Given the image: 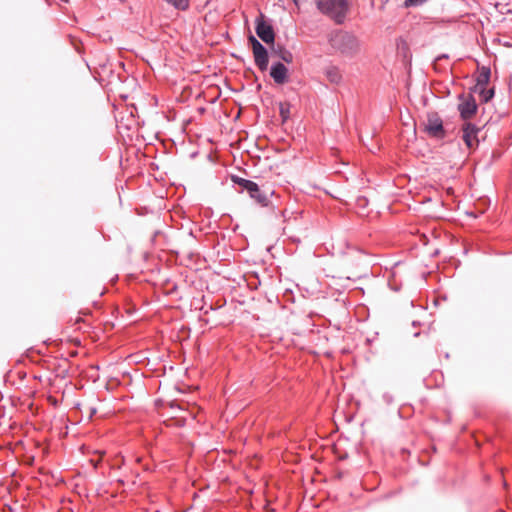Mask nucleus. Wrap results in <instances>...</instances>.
<instances>
[{
  "mask_svg": "<svg viewBox=\"0 0 512 512\" xmlns=\"http://www.w3.org/2000/svg\"><path fill=\"white\" fill-rule=\"evenodd\" d=\"M317 9L336 24L345 22L350 10L349 0H315Z\"/></svg>",
  "mask_w": 512,
  "mask_h": 512,
  "instance_id": "obj_1",
  "label": "nucleus"
},
{
  "mask_svg": "<svg viewBox=\"0 0 512 512\" xmlns=\"http://www.w3.org/2000/svg\"><path fill=\"white\" fill-rule=\"evenodd\" d=\"M329 43L333 49L348 56L356 54L359 50V40L357 37L341 30L331 34Z\"/></svg>",
  "mask_w": 512,
  "mask_h": 512,
  "instance_id": "obj_2",
  "label": "nucleus"
},
{
  "mask_svg": "<svg viewBox=\"0 0 512 512\" xmlns=\"http://www.w3.org/2000/svg\"><path fill=\"white\" fill-rule=\"evenodd\" d=\"M424 131L433 138L443 139L446 135L443 121L436 113L429 114L424 126Z\"/></svg>",
  "mask_w": 512,
  "mask_h": 512,
  "instance_id": "obj_3",
  "label": "nucleus"
},
{
  "mask_svg": "<svg viewBox=\"0 0 512 512\" xmlns=\"http://www.w3.org/2000/svg\"><path fill=\"white\" fill-rule=\"evenodd\" d=\"M251 43L255 64L261 71H265L268 67L269 57L266 48L254 37H249Z\"/></svg>",
  "mask_w": 512,
  "mask_h": 512,
  "instance_id": "obj_4",
  "label": "nucleus"
},
{
  "mask_svg": "<svg viewBox=\"0 0 512 512\" xmlns=\"http://www.w3.org/2000/svg\"><path fill=\"white\" fill-rule=\"evenodd\" d=\"M462 139L469 149H474L478 146V133L480 128L471 122H464L462 125Z\"/></svg>",
  "mask_w": 512,
  "mask_h": 512,
  "instance_id": "obj_5",
  "label": "nucleus"
},
{
  "mask_svg": "<svg viewBox=\"0 0 512 512\" xmlns=\"http://www.w3.org/2000/svg\"><path fill=\"white\" fill-rule=\"evenodd\" d=\"M460 99L461 102L458 104L460 117L465 122H469L468 120H470L477 112V103L472 95L463 96Z\"/></svg>",
  "mask_w": 512,
  "mask_h": 512,
  "instance_id": "obj_6",
  "label": "nucleus"
},
{
  "mask_svg": "<svg viewBox=\"0 0 512 512\" xmlns=\"http://www.w3.org/2000/svg\"><path fill=\"white\" fill-rule=\"evenodd\" d=\"M256 34L258 37L264 41L266 44H270L274 42L275 33L270 24L265 22L262 17L257 19L256 21Z\"/></svg>",
  "mask_w": 512,
  "mask_h": 512,
  "instance_id": "obj_7",
  "label": "nucleus"
},
{
  "mask_svg": "<svg viewBox=\"0 0 512 512\" xmlns=\"http://www.w3.org/2000/svg\"><path fill=\"white\" fill-rule=\"evenodd\" d=\"M270 75L277 84H284L288 79V69L286 66L277 62L271 66Z\"/></svg>",
  "mask_w": 512,
  "mask_h": 512,
  "instance_id": "obj_8",
  "label": "nucleus"
},
{
  "mask_svg": "<svg viewBox=\"0 0 512 512\" xmlns=\"http://www.w3.org/2000/svg\"><path fill=\"white\" fill-rule=\"evenodd\" d=\"M247 192L250 197L257 203L261 204L262 206L268 205L269 199L267 195L261 191L257 183L253 182Z\"/></svg>",
  "mask_w": 512,
  "mask_h": 512,
  "instance_id": "obj_9",
  "label": "nucleus"
},
{
  "mask_svg": "<svg viewBox=\"0 0 512 512\" xmlns=\"http://www.w3.org/2000/svg\"><path fill=\"white\" fill-rule=\"evenodd\" d=\"M231 180L234 184L238 185L239 188H240V192H243L244 190L245 191H248V189L251 187V185L253 184V181L251 180H248V179H244L242 177H239V176H236V175H233L231 177Z\"/></svg>",
  "mask_w": 512,
  "mask_h": 512,
  "instance_id": "obj_10",
  "label": "nucleus"
},
{
  "mask_svg": "<svg viewBox=\"0 0 512 512\" xmlns=\"http://www.w3.org/2000/svg\"><path fill=\"white\" fill-rule=\"evenodd\" d=\"M168 5L172 6L173 8L185 11L189 8L190 1L189 0H163Z\"/></svg>",
  "mask_w": 512,
  "mask_h": 512,
  "instance_id": "obj_11",
  "label": "nucleus"
},
{
  "mask_svg": "<svg viewBox=\"0 0 512 512\" xmlns=\"http://www.w3.org/2000/svg\"><path fill=\"white\" fill-rule=\"evenodd\" d=\"M490 79V69L483 68L477 78V87H485Z\"/></svg>",
  "mask_w": 512,
  "mask_h": 512,
  "instance_id": "obj_12",
  "label": "nucleus"
},
{
  "mask_svg": "<svg viewBox=\"0 0 512 512\" xmlns=\"http://www.w3.org/2000/svg\"><path fill=\"white\" fill-rule=\"evenodd\" d=\"M480 96H481V99L482 101L484 102H488L489 100H491L494 96V89H486L485 87H481L480 88Z\"/></svg>",
  "mask_w": 512,
  "mask_h": 512,
  "instance_id": "obj_13",
  "label": "nucleus"
},
{
  "mask_svg": "<svg viewBox=\"0 0 512 512\" xmlns=\"http://www.w3.org/2000/svg\"><path fill=\"white\" fill-rule=\"evenodd\" d=\"M279 56L286 63H291L293 61L292 53L286 49H281Z\"/></svg>",
  "mask_w": 512,
  "mask_h": 512,
  "instance_id": "obj_14",
  "label": "nucleus"
},
{
  "mask_svg": "<svg viewBox=\"0 0 512 512\" xmlns=\"http://www.w3.org/2000/svg\"><path fill=\"white\" fill-rule=\"evenodd\" d=\"M427 1L428 0H405L403 5L405 8L418 7Z\"/></svg>",
  "mask_w": 512,
  "mask_h": 512,
  "instance_id": "obj_15",
  "label": "nucleus"
},
{
  "mask_svg": "<svg viewBox=\"0 0 512 512\" xmlns=\"http://www.w3.org/2000/svg\"><path fill=\"white\" fill-rule=\"evenodd\" d=\"M327 76L331 82H338L340 80V75H339L337 69H335V68L328 70Z\"/></svg>",
  "mask_w": 512,
  "mask_h": 512,
  "instance_id": "obj_16",
  "label": "nucleus"
},
{
  "mask_svg": "<svg viewBox=\"0 0 512 512\" xmlns=\"http://www.w3.org/2000/svg\"><path fill=\"white\" fill-rule=\"evenodd\" d=\"M280 115L283 118V120H286L289 115V108L285 107L284 105L280 106Z\"/></svg>",
  "mask_w": 512,
  "mask_h": 512,
  "instance_id": "obj_17",
  "label": "nucleus"
},
{
  "mask_svg": "<svg viewBox=\"0 0 512 512\" xmlns=\"http://www.w3.org/2000/svg\"><path fill=\"white\" fill-rule=\"evenodd\" d=\"M293 2H294L296 5H298V0H293Z\"/></svg>",
  "mask_w": 512,
  "mask_h": 512,
  "instance_id": "obj_18",
  "label": "nucleus"
}]
</instances>
